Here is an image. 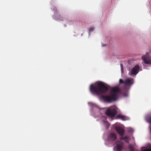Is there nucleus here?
<instances>
[{"instance_id": "obj_17", "label": "nucleus", "mask_w": 151, "mask_h": 151, "mask_svg": "<svg viewBox=\"0 0 151 151\" xmlns=\"http://www.w3.org/2000/svg\"><path fill=\"white\" fill-rule=\"evenodd\" d=\"M120 65H121V73H123V65L122 64H121Z\"/></svg>"}, {"instance_id": "obj_2", "label": "nucleus", "mask_w": 151, "mask_h": 151, "mask_svg": "<svg viewBox=\"0 0 151 151\" xmlns=\"http://www.w3.org/2000/svg\"><path fill=\"white\" fill-rule=\"evenodd\" d=\"M89 106L91 108V111L96 117H99L101 124L106 129H108L110 124L107 120L106 116L102 114H105L110 118L112 119L117 114L118 108L115 106H112L107 108H101L100 107L92 102H88Z\"/></svg>"}, {"instance_id": "obj_8", "label": "nucleus", "mask_w": 151, "mask_h": 151, "mask_svg": "<svg viewBox=\"0 0 151 151\" xmlns=\"http://www.w3.org/2000/svg\"><path fill=\"white\" fill-rule=\"evenodd\" d=\"M123 142L120 141H118L116 142L113 150L114 151H121L123 149Z\"/></svg>"}, {"instance_id": "obj_18", "label": "nucleus", "mask_w": 151, "mask_h": 151, "mask_svg": "<svg viewBox=\"0 0 151 151\" xmlns=\"http://www.w3.org/2000/svg\"><path fill=\"white\" fill-rule=\"evenodd\" d=\"M59 18H60L61 19H63V18H65V20L66 19V17H63L61 15H60V17H59Z\"/></svg>"}, {"instance_id": "obj_13", "label": "nucleus", "mask_w": 151, "mask_h": 151, "mask_svg": "<svg viewBox=\"0 0 151 151\" xmlns=\"http://www.w3.org/2000/svg\"><path fill=\"white\" fill-rule=\"evenodd\" d=\"M145 119L146 121L150 124H151V115L148 114L145 116Z\"/></svg>"}, {"instance_id": "obj_10", "label": "nucleus", "mask_w": 151, "mask_h": 151, "mask_svg": "<svg viewBox=\"0 0 151 151\" xmlns=\"http://www.w3.org/2000/svg\"><path fill=\"white\" fill-rule=\"evenodd\" d=\"M116 117L117 118L123 121L128 120L129 119V118L128 117L123 115L121 114L118 115Z\"/></svg>"}, {"instance_id": "obj_7", "label": "nucleus", "mask_w": 151, "mask_h": 151, "mask_svg": "<svg viewBox=\"0 0 151 151\" xmlns=\"http://www.w3.org/2000/svg\"><path fill=\"white\" fill-rule=\"evenodd\" d=\"M142 60L145 64L151 65V56L149 53H147L142 57Z\"/></svg>"}, {"instance_id": "obj_20", "label": "nucleus", "mask_w": 151, "mask_h": 151, "mask_svg": "<svg viewBox=\"0 0 151 151\" xmlns=\"http://www.w3.org/2000/svg\"><path fill=\"white\" fill-rule=\"evenodd\" d=\"M106 46V45L105 44H102V47H104Z\"/></svg>"}, {"instance_id": "obj_19", "label": "nucleus", "mask_w": 151, "mask_h": 151, "mask_svg": "<svg viewBox=\"0 0 151 151\" xmlns=\"http://www.w3.org/2000/svg\"><path fill=\"white\" fill-rule=\"evenodd\" d=\"M149 128L150 129V130L151 134V125H150L149 126Z\"/></svg>"}, {"instance_id": "obj_1", "label": "nucleus", "mask_w": 151, "mask_h": 151, "mask_svg": "<svg viewBox=\"0 0 151 151\" xmlns=\"http://www.w3.org/2000/svg\"><path fill=\"white\" fill-rule=\"evenodd\" d=\"M89 90L93 95L98 96L101 101L108 103L116 101L118 98V94L120 91L118 88L115 87L111 89L109 95H101L108 90L105 83L101 81H97L91 84Z\"/></svg>"}, {"instance_id": "obj_5", "label": "nucleus", "mask_w": 151, "mask_h": 151, "mask_svg": "<svg viewBox=\"0 0 151 151\" xmlns=\"http://www.w3.org/2000/svg\"><path fill=\"white\" fill-rule=\"evenodd\" d=\"M139 66L138 65H136L132 68L129 69L128 70V74L130 76L134 77L139 73Z\"/></svg>"}, {"instance_id": "obj_15", "label": "nucleus", "mask_w": 151, "mask_h": 151, "mask_svg": "<svg viewBox=\"0 0 151 151\" xmlns=\"http://www.w3.org/2000/svg\"><path fill=\"white\" fill-rule=\"evenodd\" d=\"M94 30V28L93 27H90L89 29V32L91 33Z\"/></svg>"}, {"instance_id": "obj_12", "label": "nucleus", "mask_w": 151, "mask_h": 151, "mask_svg": "<svg viewBox=\"0 0 151 151\" xmlns=\"http://www.w3.org/2000/svg\"><path fill=\"white\" fill-rule=\"evenodd\" d=\"M120 139L121 140H123L127 142H128L130 139L128 135H126L124 137H121Z\"/></svg>"}, {"instance_id": "obj_6", "label": "nucleus", "mask_w": 151, "mask_h": 151, "mask_svg": "<svg viewBox=\"0 0 151 151\" xmlns=\"http://www.w3.org/2000/svg\"><path fill=\"white\" fill-rule=\"evenodd\" d=\"M117 139V134L115 133H111L108 135L107 141L105 142V144L108 145V142L111 143Z\"/></svg>"}, {"instance_id": "obj_11", "label": "nucleus", "mask_w": 151, "mask_h": 151, "mask_svg": "<svg viewBox=\"0 0 151 151\" xmlns=\"http://www.w3.org/2000/svg\"><path fill=\"white\" fill-rule=\"evenodd\" d=\"M60 17V15L59 14H55L53 16V18L55 20H60L61 21H64L65 19V18H63V19H61L59 18Z\"/></svg>"}, {"instance_id": "obj_16", "label": "nucleus", "mask_w": 151, "mask_h": 151, "mask_svg": "<svg viewBox=\"0 0 151 151\" xmlns=\"http://www.w3.org/2000/svg\"><path fill=\"white\" fill-rule=\"evenodd\" d=\"M51 9L54 12H55L57 10V9L55 7H53L51 8Z\"/></svg>"}, {"instance_id": "obj_14", "label": "nucleus", "mask_w": 151, "mask_h": 151, "mask_svg": "<svg viewBox=\"0 0 151 151\" xmlns=\"http://www.w3.org/2000/svg\"><path fill=\"white\" fill-rule=\"evenodd\" d=\"M127 132L133 133L134 132L133 129L131 127H128L127 128Z\"/></svg>"}, {"instance_id": "obj_3", "label": "nucleus", "mask_w": 151, "mask_h": 151, "mask_svg": "<svg viewBox=\"0 0 151 151\" xmlns=\"http://www.w3.org/2000/svg\"><path fill=\"white\" fill-rule=\"evenodd\" d=\"M119 83H124V86L123 89L122 91L123 96L125 97H127L129 95V90L131 86L134 83V79L132 78H127L124 81L121 79L119 80Z\"/></svg>"}, {"instance_id": "obj_4", "label": "nucleus", "mask_w": 151, "mask_h": 151, "mask_svg": "<svg viewBox=\"0 0 151 151\" xmlns=\"http://www.w3.org/2000/svg\"><path fill=\"white\" fill-rule=\"evenodd\" d=\"M116 131L120 135L122 136L124 133V127L123 125L119 123H116L113 125Z\"/></svg>"}, {"instance_id": "obj_9", "label": "nucleus", "mask_w": 151, "mask_h": 151, "mask_svg": "<svg viewBox=\"0 0 151 151\" xmlns=\"http://www.w3.org/2000/svg\"><path fill=\"white\" fill-rule=\"evenodd\" d=\"M141 151H151V145L148 143L145 146L142 147Z\"/></svg>"}]
</instances>
